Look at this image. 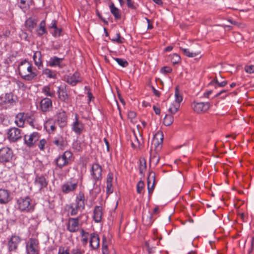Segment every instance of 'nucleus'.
Wrapping results in <instances>:
<instances>
[{
    "label": "nucleus",
    "mask_w": 254,
    "mask_h": 254,
    "mask_svg": "<svg viewBox=\"0 0 254 254\" xmlns=\"http://www.w3.org/2000/svg\"><path fill=\"white\" fill-rule=\"evenodd\" d=\"M26 252L27 254H38L39 251V242L34 238H31L26 243Z\"/></svg>",
    "instance_id": "1"
},
{
    "label": "nucleus",
    "mask_w": 254,
    "mask_h": 254,
    "mask_svg": "<svg viewBox=\"0 0 254 254\" xmlns=\"http://www.w3.org/2000/svg\"><path fill=\"white\" fill-rule=\"evenodd\" d=\"M31 199L29 196L20 197L17 200L19 208L21 211H29L33 209V206L31 205Z\"/></svg>",
    "instance_id": "2"
},
{
    "label": "nucleus",
    "mask_w": 254,
    "mask_h": 254,
    "mask_svg": "<svg viewBox=\"0 0 254 254\" xmlns=\"http://www.w3.org/2000/svg\"><path fill=\"white\" fill-rule=\"evenodd\" d=\"M191 106L195 113L200 114L206 112L209 109L210 104L209 102H193Z\"/></svg>",
    "instance_id": "3"
},
{
    "label": "nucleus",
    "mask_w": 254,
    "mask_h": 254,
    "mask_svg": "<svg viewBox=\"0 0 254 254\" xmlns=\"http://www.w3.org/2000/svg\"><path fill=\"white\" fill-rule=\"evenodd\" d=\"M13 152L10 148L4 147L0 149V162H9L11 160Z\"/></svg>",
    "instance_id": "4"
},
{
    "label": "nucleus",
    "mask_w": 254,
    "mask_h": 254,
    "mask_svg": "<svg viewBox=\"0 0 254 254\" xmlns=\"http://www.w3.org/2000/svg\"><path fill=\"white\" fill-rule=\"evenodd\" d=\"M71 153L69 151H65L64 154L59 156L56 160L57 165L60 168L66 165L68 163L69 158L71 157Z\"/></svg>",
    "instance_id": "5"
},
{
    "label": "nucleus",
    "mask_w": 254,
    "mask_h": 254,
    "mask_svg": "<svg viewBox=\"0 0 254 254\" xmlns=\"http://www.w3.org/2000/svg\"><path fill=\"white\" fill-rule=\"evenodd\" d=\"M39 134L37 132H34L29 135H24V143L29 147H31L33 146L34 144L39 139Z\"/></svg>",
    "instance_id": "6"
},
{
    "label": "nucleus",
    "mask_w": 254,
    "mask_h": 254,
    "mask_svg": "<svg viewBox=\"0 0 254 254\" xmlns=\"http://www.w3.org/2000/svg\"><path fill=\"white\" fill-rule=\"evenodd\" d=\"M21 241V239L19 236L15 235H12L7 242L8 251L9 252L15 251Z\"/></svg>",
    "instance_id": "7"
},
{
    "label": "nucleus",
    "mask_w": 254,
    "mask_h": 254,
    "mask_svg": "<svg viewBox=\"0 0 254 254\" xmlns=\"http://www.w3.org/2000/svg\"><path fill=\"white\" fill-rule=\"evenodd\" d=\"M8 137L11 142H15L21 138V130L16 127H12L8 132Z\"/></svg>",
    "instance_id": "8"
},
{
    "label": "nucleus",
    "mask_w": 254,
    "mask_h": 254,
    "mask_svg": "<svg viewBox=\"0 0 254 254\" xmlns=\"http://www.w3.org/2000/svg\"><path fill=\"white\" fill-rule=\"evenodd\" d=\"M64 80L69 84L74 86L79 82V73L76 72L72 75H65L64 77Z\"/></svg>",
    "instance_id": "9"
},
{
    "label": "nucleus",
    "mask_w": 254,
    "mask_h": 254,
    "mask_svg": "<svg viewBox=\"0 0 254 254\" xmlns=\"http://www.w3.org/2000/svg\"><path fill=\"white\" fill-rule=\"evenodd\" d=\"M91 175L96 181L101 179L102 178L101 166L97 163L93 164L92 166Z\"/></svg>",
    "instance_id": "10"
},
{
    "label": "nucleus",
    "mask_w": 254,
    "mask_h": 254,
    "mask_svg": "<svg viewBox=\"0 0 254 254\" xmlns=\"http://www.w3.org/2000/svg\"><path fill=\"white\" fill-rule=\"evenodd\" d=\"M32 64L26 60L22 61L18 66V71L20 75L22 78L27 73V70L30 69Z\"/></svg>",
    "instance_id": "11"
},
{
    "label": "nucleus",
    "mask_w": 254,
    "mask_h": 254,
    "mask_svg": "<svg viewBox=\"0 0 254 254\" xmlns=\"http://www.w3.org/2000/svg\"><path fill=\"white\" fill-rule=\"evenodd\" d=\"M79 222L78 218H69L68 223L67 229L70 232H75L79 230Z\"/></svg>",
    "instance_id": "12"
},
{
    "label": "nucleus",
    "mask_w": 254,
    "mask_h": 254,
    "mask_svg": "<svg viewBox=\"0 0 254 254\" xmlns=\"http://www.w3.org/2000/svg\"><path fill=\"white\" fill-rule=\"evenodd\" d=\"M38 75V70L31 65L30 69L27 70V73L23 76L22 78L26 80H31L36 78Z\"/></svg>",
    "instance_id": "13"
},
{
    "label": "nucleus",
    "mask_w": 254,
    "mask_h": 254,
    "mask_svg": "<svg viewBox=\"0 0 254 254\" xmlns=\"http://www.w3.org/2000/svg\"><path fill=\"white\" fill-rule=\"evenodd\" d=\"M47 184V182L44 176H36L35 178V185L37 187L39 190H41L44 187H46Z\"/></svg>",
    "instance_id": "14"
},
{
    "label": "nucleus",
    "mask_w": 254,
    "mask_h": 254,
    "mask_svg": "<svg viewBox=\"0 0 254 254\" xmlns=\"http://www.w3.org/2000/svg\"><path fill=\"white\" fill-rule=\"evenodd\" d=\"M163 140V134L162 131H158L154 135L153 140L152 144H153L155 147H157L159 145H161Z\"/></svg>",
    "instance_id": "15"
},
{
    "label": "nucleus",
    "mask_w": 254,
    "mask_h": 254,
    "mask_svg": "<svg viewBox=\"0 0 254 254\" xmlns=\"http://www.w3.org/2000/svg\"><path fill=\"white\" fill-rule=\"evenodd\" d=\"M155 173L153 172H150L148 176V190L149 193H151L153 190L155 183Z\"/></svg>",
    "instance_id": "16"
},
{
    "label": "nucleus",
    "mask_w": 254,
    "mask_h": 254,
    "mask_svg": "<svg viewBox=\"0 0 254 254\" xmlns=\"http://www.w3.org/2000/svg\"><path fill=\"white\" fill-rule=\"evenodd\" d=\"M10 200L9 193L4 189H0V203L5 204Z\"/></svg>",
    "instance_id": "17"
},
{
    "label": "nucleus",
    "mask_w": 254,
    "mask_h": 254,
    "mask_svg": "<svg viewBox=\"0 0 254 254\" xmlns=\"http://www.w3.org/2000/svg\"><path fill=\"white\" fill-rule=\"evenodd\" d=\"M52 105L51 100L48 98L43 99L40 103L41 108L43 112L49 111V108L52 107Z\"/></svg>",
    "instance_id": "18"
},
{
    "label": "nucleus",
    "mask_w": 254,
    "mask_h": 254,
    "mask_svg": "<svg viewBox=\"0 0 254 254\" xmlns=\"http://www.w3.org/2000/svg\"><path fill=\"white\" fill-rule=\"evenodd\" d=\"M26 117L27 115H25L23 113H20L18 114L15 117V124L19 127H22L24 124Z\"/></svg>",
    "instance_id": "19"
},
{
    "label": "nucleus",
    "mask_w": 254,
    "mask_h": 254,
    "mask_svg": "<svg viewBox=\"0 0 254 254\" xmlns=\"http://www.w3.org/2000/svg\"><path fill=\"white\" fill-rule=\"evenodd\" d=\"M57 121L60 127H63L66 125V115L64 111L60 112L57 115Z\"/></svg>",
    "instance_id": "20"
},
{
    "label": "nucleus",
    "mask_w": 254,
    "mask_h": 254,
    "mask_svg": "<svg viewBox=\"0 0 254 254\" xmlns=\"http://www.w3.org/2000/svg\"><path fill=\"white\" fill-rule=\"evenodd\" d=\"M58 92L59 94V98L61 100L65 101L67 99L68 95L65 86L61 85L59 87Z\"/></svg>",
    "instance_id": "21"
},
{
    "label": "nucleus",
    "mask_w": 254,
    "mask_h": 254,
    "mask_svg": "<svg viewBox=\"0 0 254 254\" xmlns=\"http://www.w3.org/2000/svg\"><path fill=\"white\" fill-rule=\"evenodd\" d=\"M93 219L97 223L100 222L102 219V208L100 206H96L94 210Z\"/></svg>",
    "instance_id": "22"
},
{
    "label": "nucleus",
    "mask_w": 254,
    "mask_h": 254,
    "mask_svg": "<svg viewBox=\"0 0 254 254\" xmlns=\"http://www.w3.org/2000/svg\"><path fill=\"white\" fill-rule=\"evenodd\" d=\"M76 183L67 182L63 186V191L64 193H68L69 192L74 190L76 188Z\"/></svg>",
    "instance_id": "23"
},
{
    "label": "nucleus",
    "mask_w": 254,
    "mask_h": 254,
    "mask_svg": "<svg viewBox=\"0 0 254 254\" xmlns=\"http://www.w3.org/2000/svg\"><path fill=\"white\" fill-rule=\"evenodd\" d=\"M90 245L93 249H96L99 246V238L98 235H91L90 239Z\"/></svg>",
    "instance_id": "24"
},
{
    "label": "nucleus",
    "mask_w": 254,
    "mask_h": 254,
    "mask_svg": "<svg viewBox=\"0 0 254 254\" xmlns=\"http://www.w3.org/2000/svg\"><path fill=\"white\" fill-rule=\"evenodd\" d=\"M152 214L149 211H144L143 212L142 219L145 225H150L151 224L152 221Z\"/></svg>",
    "instance_id": "25"
},
{
    "label": "nucleus",
    "mask_w": 254,
    "mask_h": 254,
    "mask_svg": "<svg viewBox=\"0 0 254 254\" xmlns=\"http://www.w3.org/2000/svg\"><path fill=\"white\" fill-rule=\"evenodd\" d=\"M53 142L61 149H63L66 145L65 141L61 136L55 138Z\"/></svg>",
    "instance_id": "26"
},
{
    "label": "nucleus",
    "mask_w": 254,
    "mask_h": 254,
    "mask_svg": "<svg viewBox=\"0 0 254 254\" xmlns=\"http://www.w3.org/2000/svg\"><path fill=\"white\" fill-rule=\"evenodd\" d=\"M84 95H87L88 98L87 102L88 103L92 100V99L94 98L89 86L86 85L84 87L83 94L82 95H80V97H83Z\"/></svg>",
    "instance_id": "27"
},
{
    "label": "nucleus",
    "mask_w": 254,
    "mask_h": 254,
    "mask_svg": "<svg viewBox=\"0 0 254 254\" xmlns=\"http://www.w3.org/2000/svg\"><path fill=\"white\" fill-rule=\"evenodd\" d=\"M63 59L59 58L57 57H53L51 58L50 61L49 62V65L51 66H54L56 65H58L59 66H61V63L62 62Z\"/></svg>",
    "instance_id": "28"
},
{
    "label": "nucleus",
    "mask_w": 254,
    "mask_h": 254,
    "mask_svg": "<svg viewBox=\"0 0 254 254\" xmlns=\"http://www.w3.org/2000/svg\"><path fill=\"white\" fill-rule=\"evenodd\" d=\"M110 8L112 14L114 16L116 19H119L121 18V14L119 9L115 7L113 3L110 5Z\"/></svg>",
    "instance_id": "29"
},
{
    "label": "nucleus",
    "mask_w": 254,
    "mask_h": 254,
    "mask_svg": "<svg viewBox=\"0 0 254 254\" xmlns=\"http://www.w3.org/2000/svg\"><path fill=\"white\" fill-rule=\"evenodd\" d=\"M37 22L36 19L30 17L25 21V26L29 29L32 30L36 25Z\"/></svg>",
    "instance_id": "30"
},
{
    "label": "nucleus",
    "mask_w": 254,
    "mask_h": 254,
    "mask_svg": "<svg viewBox=\"0 0 254 254\" xmlns=\"http://www.w3.org/2000/svg\"><path fill=\"white\" fill-rule=\"evenodd\" d=\"M41 56V54L40 52H36L34 53L33 57L35 65H36L39 67L42 65Z\"/></svg>",
    "instance_id": "31"
},
{
    "label": "nucleus",
    "mask_w": 254,
    "mask_h": 254,
    "mask_svg": "<svg viewBox=\"0 0 254 254\" xmlns=\"http://www.w3.org/2000/svg\"><path fill=\"white\" fill-rule=\"evenodd\" d=\"M45 21L42 20L40 22L39 28L37 30L38 35L41 36L47 32L46 29L45 28Z\"/></svg>",
    "instance_id": "32"
},
{
    "label": "nucleus",
    "mask_w": 254,
    "mask_h": 254,
    "mask_svg": "<svg viewBox=\"0 0 254 254\" xmlns=\"http://www.w3.org/2000/svg\"><path fill=\"white\" fill-rule=\"evenodd\" d=\"M43 74L47 77L55 79L57 78V74L54 71L48 68L45 69L43 71Z\"/></svg>",
    "instance_id": "33"
},
{
    "label": "nucleus",
    "mask_w": 254,
    "mask_h": 254,
    "mask_svg": "<svg viewBox=\"0 0 254 254\" xmlns=\"http://www.w3.org/2000/svg\"><path fill=\"white\" fill-rule=\"evenodd\" d=\"M3 102L5 103H8L12 104L15 103V99L13 98V95L11 93H6L5 95L4 100Z\"/></svg>",
    "instance_id": "34"
},
{
    "label": "nucleus",
    "mask_w": 254,
    "mask_h": 254,
    "mask_svg": "<svg viewBox=\"0 0 254 254\" xmlns=\"http://www.w3.org/2000/svg\"><path fill=\"white\" fill-rule=\"evenodd\" d=\"M180 104L178 103L173 102L170 106L169 107L168 111L171 113V114H175L178 111L180 108Z\"/></svg>",
    "instance_id": "35"
},
{
    "label": "nucleus",
    "mask_w": 254,
    "mask_h": 254,
    "mask_svg": "<svg viewBox=\"0 0 254 254\" xmlns=\"http://www.w3.org/2000/svg\"><path fill=\"white\" fill-rule=\"evenodd\" d=\"M78 115H75V121L73 123L72 125V130L74 131L77 134H79V127L78 119Z\"/></svg>",
    "instance_id": "36"
},
{
    "label": "nucleus",
    "mask_w": 254,
    "mask_h": 254,
    "mask_svg": "<svg viewBox=\"0 0 254 254\" xmlns=\"http://www.w3.org/2000/svg\"><path fill=\"white\" fill-rule=\"evenodd\" d=\"M174 122V117L172 115H166L164 118L163 124L166 126L171 125Z\"/></svg>",
    "instance_id": "37"
},
{
    "label": "nucleus",
    "mask_w": 254,
    "mask_h": 254,
    "mask_svg": "<svg viewBox=\"0 0 254 254\" xmlns=\"http://www.w3.org/2000/svg\"><path fill=\"white\" fill-rule=\"evenodd\" d=\"M181 49L183 51L184 54L188 57L193 58L199 54V52H190L189 49L181 48Z\"/></svg>",
    "instance_id": "38"
},
{
    "label": "nucleus",
    "mask_w": 254,
    "mask_h": 254,
    "mask_svg": "<svg viewBox=\"0 0 254 254\" xmlns=\"http://www.w3.org/2000/svg\"><path fill=\"white\" fill-rule=\"evenodd\" d=\"M169 58L170 61L173 64H178L181 61V58L180 56L177 54H174L172 55H170Z\"/></svg>",
    "instance_id": "39"
},
{
    "label": "nucleus",
    "mask_w": 254,
    "mask_h": 254,
    "mask_svg": "<svg viewBox=\"0 0 254 254\" xmlns=\"http://www.w3.org/2000/svg\"><path fill=\"white\" fill-rule=\"evenodd\" d=\"M80 234L81 235V241H82V243L84 245L87 244L89 236L88 233L85 232L83 230L80 229Z\"/></svg>",
    "instance_id": "40"
},
{
    "label": "nucleus",
    "mask_w": 254,
    "mask_h": 254,
    "mask_svg": "<svg viewBox=\"0 0 254 254\" xmlns=\"http://www.w3.org/2000/svg\"><path fill=\"white\" fill-rule=\"evenodd\" d=\"M175 96V101H174V102L178 103L180 105V103L183 100V97L179 93V90H178V88H176Z\"/></svg>",
    "instance_id": "41"
},
{
    "label": "nucleus",
    "mask_w": 254,
    "mask_h": 254,
    "mask_svg": "<svg viewBox=\"0 0 254 254\" xmlns=\"http://www.w3.org/2000/svg\"><path fill=\"white\" fill-rule=\"evenodd\" d=\"M43 92L47 96L53 97L54 96V92L51 91L50 88L48 86H44L42 89Z\"/></svg>",
    "instance_id": "42"
},
{
    "label": "nucleus",
    "mask_w": 254,
    "mask_h": 254,
    "mask_svg": "<svg viewBox=\"0 0 254 254\" xmlns=\"http://www.w3.org/2000/svg\"><path fill=\"white\" fill-rule=\"evenodd\" d=\"M114 60L117 62V63L121 66L123 67H127L128 64V62L123 59H120V58H114Z\"/></svg>",
    "instance_id": "43"
},
{
    "label": "nucleus",
    "mask_w": 254,
    "mask_h": 254,
    "mask_svg": "<svg viewBox=\"0 0 254 254\" xmlns=\"http://www.w3.org/2000/svg\"><path fill=\"white\" fill-rule=\"evenodd\" d=\"M146 168V161L144 159L140 160L139 173L142 175Z\"/></svg>",
    "instance_id": "44"
},
{
    "label": "nucleus",
    "mask_w": 254,
    "mask_h": 254,
    "mask_svg": "<svg viewBox=\"0 0 254 254\" xmlns=\"http://www.w3.org/2000/svg\"><path fill=\"white\" fill-rule=\"evenodd\" d=\"M160 160L159 156L158 154H155L154 155H151L150 158V162L154 163L155 165H156L158 164Z\"/></svg>",
    "instance_id": "45"
},
{
    "label": "nucleus",
    "mask_w": 254,
    "mask_h": 254,
    "mask_svg": "<svg viewBox=\"0 0 254 254\" xmlns=\"http://www.w3.org/2000/svg\"><path fill=\"white\" fill-rule=\"evenodd\" d=\"M144 183L142 181H140L138 182L136 186V190L137 192L139 194L141 193L142 190L144 188Z\"/></svg>",
    "instance_id": "46"
},
{
    "label": "nucleus",
    "mask_w": 254,
    "mask_h": 254,
    "mask_svg": "<svg viewBox=\"0 0 254 254\" xmlns=\"http://www.w3.org/2000/svg\"><path fill=\"white\" fill-rule=\"evenodd\" d=\"M74 205L75 206L74 207L73 204H72V205L70 206V208L71 209L70 213L71 215H74L77 213L78 208V201H77V204H74Z\"/></svg>",
    "instance_id": "47"
},
{
    "label": "nucleus",
    "mask_w": 254,
    "mask_h": 254,
    "mask_svg": "<svg viewBox=\"0 0 254 254\" xmlns=\"http://www.w3.org/2000/svg\"><path fill=\"white\" fill-rule=\"evenodd\" d=\"M245 70L246 72L249 73H253L254 72V65H246L245 67Z\"/></svg>",
    "instance_id": "48"
},
{
    "label": "nucleus",
    "mask_w": 254,
    "mask_h": 254,
    "mask_svg": "<svg viewBox=\"0 0 254 254\" xmlns=\"http://www.w3.org/2000/svg\"><path fill=\"white\" fill-rule=\"evenodd\" d=\"M111 40L113 42H117V43H118L119 44H121V43H122L123 42V40L121 38V35H120V34L119 33H117L116 37L112 39Z\"/></svg>",
    "instance_id": "49"
},
{
    "label": "nucleus",
    "mask_w": 254,
    "mask_h": 254,
    "mask_svg": "<svg viewBox=\"0 0 254 254\" xmlns=\"http://www.w3.org/2000/svg\"><path fill=\"white\" fill-rule=\"evenodd\" d=\"M46 143V141L45 139H43L40 140V142L38 143V147L40 150H43L44 149L45 145Z\"/></svg>",
    "instance_id": "50"
},
{
    "label": "nucleus",
    "mask_w": 254,
    "mask_h": 254,
    "mask_svg": "<svg viewBox=\"0 0 254 254\" xmlns=\"http://www.w3.org/2000/svg\"><path fill=\"white\" fill-rule=\"evenodd\" d=\"M172 68L168 66H164L161 69V71L164 73H170L172 71Z\"/></svg>",
    "instance_id": "51"
},
{
    "label": "nucleus",
    "mask_w": 254,
    "mask_h": 254,
    "mask_svg": "<svg viewBox=\"0 0 254 254\" xmlns=\"http://www.w3.org/2000/svg\"><path fill=\"white\" fill-rule=\"evenodd\" d=\"M127 6L130 8L133 9H135L136 8V6L134 5V3L133 1L130 0L127 2Z\"/></svg>",
    "instance_id": "52"
},
{
    "label": "nucleus",
    "mask_w": 254,
    "mask_h": 254,
    "mask_svg": "<svg viewBox=\"0 0 254 254\" xmlns=\"http://www.w3.org/2000/svg\"><path fill=\"white\" fill-rule=\"evenodd\" d=\"M105 249H108V245L106 241V239L105 236L103 238L102 241V250H105Z\"/></svg>",
    "instance_id": "53"
},
{
    "label": "nucleus",
    "mask_w": 254,
    "mask_h": 254,
    "mask_svg": "<svg viewBox=\"0 0 254 254\" xmlns=\"http://www.w3.org/2000/svg\"><path fill=\"white\" fill-rule=\"evenodd\" d=\"M145 245L146 247V248H147V251L149 253H152L154 252L153 250V249L154 248V247H151L150 246L149 242H146Z\"/></svg>",
    "instance_id": "54"
},
{
    "label": "nucleus",
    "mask_w": 254,
    "mask_h": 254,
    "mask_svg": "<svg viewBox=\"0 0 254 254\" xmlns=\"http://www.w3.org/2000/svg\"><path fill=\"white\" fill-rule=\"evenodd\" d=\"M58 254H69V253L64 248L60 247L59 249Z\"/></svg>",
    "instance_id": "55"
},
{
    "label": "nucleus",
    "mask_w": 254,
    "mask_h": 254,
    "mask_svg": "<svg viewBox=\"0 0 254 254\" xmlns=\"http://www.w3.org/2000/svg\"><path fill=\"white\" fill-rule=\"evenodd\" d=\"M54 33L53 34V35L55 37L56 36H59L61 35V32H62V29L58 28V27L57 28L54 29Z\"/></svg>",
    "instance_id": "56"
},
{
    "label": "nucleus",
    "mask_w": 254,
    "mask_h": 254,
    "mask_svg": "<svg viewBox=\"0 0 254 254\" xmlns=\"http://www.w3.org/2000/svg\"><path fill=\"white\" fill-rule=\"evenodd\" d=\"M112 184H110L108 183V184H107V193H111L112 192L113 190L112 189Z\"/></svg>",
    "instance_id": "57"
},
{
    "label": "nucleus",
    "mask_w": 254,
    "mask_h": 254,
    "mask_svg": "<svg viewBox=\"0 0 254 254\" xmlns=\"http://www.w3.org/2000/svg\"><path fill=\"white\" fill-rule=\"evenodd\" d=\"M128 117L131 119L135 118L136 116V114L135 112L133 111H130L128 114Z\"/></svg>",
    "instance_id": "58"
},
{
    "label": "nucleus",
    "mask_w": 254,
    "mask_h": 254,
    "mask_svg": "<svg viewBox=\"0 0 254 254\" xmlns=\"http://www.w3.org/2000/svg\"><path fill=\"white\" fill-rule=\"evenodd\" d=\"M227 84V81L225 80L222 82H219L217 84V85L220 87H224Z\"/></svg>",
    "instance_id": "59"
},
{
    "label": "nucleus",
    "mask_w": 254,
    "mask_h": 254,
    "mask_svg": "<svg viewBox=\"0 0 254 254\" xmlns=\"http://www.w3.org/2000/svg\"><path fill=\"white\" fill-rule=\"evenodd\" d=\"M56 22H57L55 20H53L51 24L50 28L54 29L57 28V26L56 25Z\"/></svg>",
    "instance_id": "60"
},
{
    "label": "nucleus",
    "mask_w": 254,
    "mask_h": 254,
    "mask_svg": "<svg viewBox=\"0 0 254 254\" xmlns=\"http://www.w3.org/2000/svg\"><path fill=\"white\" fill-rule=\"evenodd\" d=\"M153 110L156 114L159 115L160 114V109L159 108H157L156 106H154Z\"/></svg>",
    "instance_id": "61"
},
{
    "label": "nucleus",
    "mask_w": 254,
    "mask_h": 254,
    "mask_svg": "<svg viewBox=\"0 0 254 254\" xmlns=\"http://www.w3.org/2000/svg\"><path fill=\"white\" fill-rule=\"evenodd\" d=\"M152 90H153V93H154V94L155 96H156L157 97H159L160 96V92L158 90L155 89L153 87H152Z\"/></svg>",
    "instance_id": "62"
},
{
    "label": "nucleus",
    "mask_w": 254,
    "mask_h": 254,
    "mask_svg": "<svg viewBox=\"0 0 254 254\" xmlns=\"http://www.w3.org/2000/svg\"><path fill=\"white\" fill-rule=\"evenodd\" d=\"M146 20L148 23L147 29H151L153 28L152 25L150 23V21L148 18H146Z\"/></svg>",
    "instance_id": "63"
},
{
    "label": "nucleus",
    "mask_w": 254,
    "mask_h": 254,
    "mask_svg": "<svg viewBox=\"0 0 254 254\" xmlns=\"http://www.w3.org/2000/svg\"><path fill=\"white\" fill-rule=\"evenodd\" d=\"M219 82V81H218V76H216L215 77V79L212 81H211V82L210 83V84H213L214 83H216L217 84Z\"/></svg>",
    "instance_id": "64"
}]
</instances>
